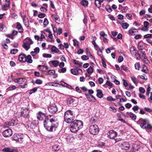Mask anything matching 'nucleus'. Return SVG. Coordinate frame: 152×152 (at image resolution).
I'll use <instances>...</instances> for the list:
<instances>
[{"mask_svg":"<svg viewBox=\"0 0 152 152\" xmlns=\"http://www.w3.org/2000/svg\"><path fill=\"white\" fill-rule=\"evenodd\" d=\"M37 118L39 120L44 119V126L45 127L49 132H53L56 130L58 126L57 120L55 118H49L48 116H46L45 113L39 111L37 114Z\"/></svg>","mask_w":152,"mask_h":152,"instance_id":"obj_1","label":"nucleus"},{"mask_svg":"<svg viewBox=\"0 0 152 152\" xmlns=\"http://www.w3.org/2000/svg\"><path fill=\"white\" fill-rule=\"evenodd\" d=\"M83 125V123L81 121L75 120L71 123L70 131L73 133H75L81 128Z\"/></svg>","mask_w":152,"mask_h":152,"instance_id":"obj_2","label":"nucleus"},{"mask_svg":"<svg viewBox=\"0 0 152 152\" xmlns=\"http://www.w3.org/2000/svg\"><path fill=\"white\" fill-rule=\"evenodd\" d=\"M83 125V123L81 121L75 120L71 123L70 131L73 133H75L81 128Z\"/></svg>","mask_w":152,"mask_h":152,"instance_id":"obj_3","label":"nucleus"},{"mask_svg":"<svg viewBox=\"0 0 152 152\" xmlns=\"http://www.w3.org/2000/svg\"><path fill=\"white\" fill-rule=\"evenodd\" d=\"M75 118V116L72 112L70 110L66 111L65 113L64 120L68 123H71Z\"/></svg>","mask_w":152,"mask_h":152,"instance_id":"obj_4","label":"nucleus"},{"mask_svg":"<svg viewBox=\"0 0 152 152\" xmlns=\"http://www.w3.org/2000/svg\"><path fill=\"white\" fill-rule=\"evenodd\" d=\"M90 133L93 135L98 134L99 132V129L96 125H93L91 126L89 128Z\"/></svg>","mask_w":152,"mask_h":152,"instance_id":"obj_5","label":"nucleus"},{"mask_svg":"<svg viewBox=\"0 0 152 152\" xmlns=\"http://www.w3.org/2000/svg\"><path fill=\"white\" fill-rule=\"evenodd\" d=\"M33 43V42L29 38H27L25 39V42H24L23 46L27 50L30 48V45Z\"/></svg>","mask_w":152,"mask_h":152,"instance_id":"obj_6","label":"nucleus"},{"mask_svg":"<svg viewBox=\"0 0 152 152\" xmlns=\"http://www.w3.org/2000/svg\"><path fill=\"white\" fill-rule=\"evenodd\" d=\"M120 146L121 149L124 151H127L130 148V145L129 143L126 142H123Z\"/></svg>","mask_w":152,"mask_h":152,"instance_id":"obj_7","label":"nucleus"},{"mask_svg":"<svg viewBox=\"0 0 152 152\" xmlns=\"http://www.w3.org/2000/svg\"><path fill=\"white\" fill-rule=\"evenodd\" d=\"M29 110L28 108L22 109L20 112V115L23 117L28 118L29 116Z\"/></svg>","mask_w":152,"mask_h":152,"instance_id":"obj_8","label":"nucleus"},{"mask_svg":"<svg viewBox=\"0 0 152 152\" xmlns=\"http://www.w3.org/2000/svg\"><path fill=\"white\" fill-rule=\"evenodd\" d=\"M107 135L108 137L110 139H113L117 136L118 134L115 131L111 130L107 133Z\"/></svg>","mask_w":152,"mask_h":152,"instance_id":"obj_9","label":"nucleus"},{"mask_svg":"<svg viewBox=\"0 0 152 152\" xmlns=\"http://www.w3.org/2000/svg\"><path fill=\"white\" fill-rule=\"evenodd\" d=\"M12 134V131L11 129H8L2 132L3 135L5 137H9L11 136Z\"/></svg>","mask_w":152,"mask_h":152,"instance_id":"obj_10","label":"nucleus"},{"mask_svg":"<svg viewBox=\"0 0 152 152\" xmlns=\"http://www.w3.org/2000/svg\"><path fill=\"white\" fill-rule=\"evenodd\" d=\"M48 110L50 113L52 114L55 113L58 111L57 108L55 104L49 106L48 107Z\"/></svg>","mask_w":152,"mask_h":152,"instance_id":"obj_11","label":"nucleus"},{"mask_svg":"<svg viewBox=\"0 0 152 152\" xmlns=\"http://www.w3.org/2000/svg\"><path fill=\"white\" fill-rule=\"evenodd\" d=\"M14 81L19 84H22L24 83H26L27 80L25 78H19L18 79H15L14 80Z\"/></svg>","mask_w":152,"mask_h":152,"instance_id":"obj_12","label":"nucleus"},{"mask_svg":"<svg viewBox=\"0 0 152 152\" xmlns=\"http://www.w3.org/2000/svg\"><path fill=\"white\" fill-rule=\"evenodd\" d=\"M140 121L142 122L140 123V126L143 129H145L146 128V124L147 120L146 119H140Z\"/></svg>","mask_w":152,"mask_h":152,"instance_id":"obj_13","label":"nucleus"},{"mask_svg":"<svg viewBox=\"0 0 152 152\" xmlns=\"http://www.w3.org/2000/svg\"><path fill=\"white\" fill-rule=\"evenodd\" d=\"M26 55L24 54H21L19 55L18 60L20 61L26 62Z\"/></svg>","mask_w":152,"mask_h":152,"instance_id":"obj_14","label":"nucleus"},{"mask_svg":"<svg viewBox=\"0 0 152 152\" xmlns=\"http://www.w3.org/2000/svg\"><path fill=\"white\" fill-rule=\"evenodd\" d=\"M145 52L143 51L142 49H140L139 50V53H138L137 55H138L140 58L142 59L146 56Z\"/></svg>","mask_w":152,"mask_h":152,"instance_id":"obj_15","label":"nucleus"},{"mask_svg":"<svg viewBox=\"0 0 152 152\" xmlns=\"http://www.w3.org/2000/svg\"><path fill=\"white\" fill-rule=\"evenodd\" d=\"M96 91L97 92L96 94L97 97L99 98H101L103 97L104 95L101 90L98 89L96 90Z\"/></svg>","mask_w":152,"mask_h":152,"instance_id":"obj_16","label":"nucleus"},{"mask_svg":"<svg viewBox=\"0 0 152 152\" xmlns=\"http://www.w3.org/2000/svg\"><path fill=\"white\" fill-rule=\"evenodd\" d=\"M39 69L40 70L45 72L48 70V67L44 65H39Z\"/></svg>","mask_w":152,"mask_h":152,"instance_id":"obj_17","label":"nucleus"},{"mask_svg":"<svg viewBox=\"0 0 152 152\" xmlns=\"http://www.w3.org/2000/svg\"><path fill=\"white\" fill-rule=\"evenodd\" d=\"M16 24V27L19 30V32L20 33H22L23 32V29L20 23L19 22H17Z\"/></svg>","mask_w":152,"mask_h":152,"instance_id":"obj_18","label":"nucleus"},{"mask_svg":"<svg viewBox=\"0 0 152 152\" xmlns=\"http://www.w3.org/2000/svg\"><path fill=\"white\" fill-rule=\"evenodd\" d=\"M10 6V2L7 3L4 5L2 7V9L4 10H7L9 8Z\"/></svg>","mask_w":152,"mask_h":152,"instance_id":"obj_19","label":"nucleus"},{"mask_svg":"<svg viewBox=\"0 0 152 152\" xmlns=\"http://www.w3.org/2000/svg\"><path fill=\"white\" fill-rule=\"evenodd\" d=\"M80 71L82 72V71L80 69H71V73L74 75H77L78 73V71Z\"/></svg>","mask_w":152,"mask_h":152,"instance_id":"obj_20","label":"nucleus"},{"mask_svg":"<svg viewBox=\"0 0 152 152\" xmlns=\"http://www.w3.org/2000/svg\"><path fill=\"white\" fill-rule=\"evenodd\" d=\"M138 32L137 29L132 28L129 31V34L131 35H133L135 33H137Z\"/></svg>","mask_w":152,"mask_h":152,"instance_id":"obj_21","label":"nucleus"},{"mask_svg":"<svg viewBox=\"0 0 152 152\" xmlns=\"http://www.w3.org/2000/svg\"><path fill=\"white\" fill-rule=\"evenodd\" d=\"M53 151L54 152L58 151L60 149V148L58 145H54L52 147Z\"/></svg>","mask_w":152,"mask_h":152,"instance_id":"obj_22","label":"nucleus"},{"mask_svg":"<svg viewBox=\"0 0 152 152\" xmlns=\"http://www.w3.org/2000/svg\"><path fill=\"white\" fill-rule=\"evenodd\" d=\"M26 61L27 63H31L33 62V60L31 59V57L30 55H28L26 56Z\"/></svg>","mask_w":152,"mask_h":152,"instance_id":"obj_23","label":"nucleus"},{"mask_svg":"<svg viewBox=\"0 0 152 152\" xmlns=\"http://www.w3.org/2000/svg\"><path fill=\"white\" fill-rule=\"evenodd\" d=\"M3 151L5 152H16L15 150L8 148H4Z\"/></svg>","mask_w":152,"mask_h":152,"instance_id":"obj_24","label":"nucleus"},{"mask_svg":"<svg viewBox=\"0 0 152 152\" xmlns=\"http://www.w3.org/2000/svg\"><path fill=\"white\" fill-rule=\"evenodd\" d=\"M51 51L52 52L57 53L59 51V50L56 47L53 46L51 48Z\"/></svg>","mask_w":152,"mask_h":152,"instance_id":"obj_25","label":"nucleus"},{"mask_svg":"<svg viewBox=\"0 0 152 152\" xmlns=\"http://www.w3.org/2000/svg\"><path fill=\"white\" fill-rule=\"evenodd\" d=\"M94 4L98 8H99L101 7V4L99 0H95Z\"/></svg>","mask_w":152,"mask_h":152,"instance_id":"obj_26","label":"nucleus"},{"mask_svg":"<svg viewBox=\"0 0 152 152\" xmlns=\"http://www.w3.org/2000/svg\"><path fill=\"white\" fill-rule=\"evenodd\" d=\"M52 17L54 18L56 22L58 24H59L60 19L58 17H56L55 16V15H51Z\"/></svg>","mask_w":152,"mask_h":152,"instance_id":"obj_27","label":"nucleus"},{"mask_svg":"<svg viewBox=\"0 0 152 152\" xmlns=\"http://www.w3.org/2000/svg\"><path fill=\"white\" fill-rule=\"evenodd\" d=\"M129 117L131 118L133 120H135L136 119L137 116L136 115L130 112V114L129 115Z\"/></svg>","mask_w":152,"mask_h":152,"instance_id":"obj_28","label":"nucleus"},{"mask_svg":"<svg viewBox=\"0 0 152 152\" xmlns=\"http://www.w3.org/2000/svg\"><path fill=\"white\" fill-rule=\"evenodd\" d=\"M56 83L53 82H50L46 83L45 85V86H57V85H56Z\"/></svg>","mask_w":152,"mask_h":152,"instance_id":"obj_29","label":"nucleus"},{"mask_svg":"<svg viewBox=\"0 0 152 152\" xmlns=\"http://www.w3.org/2000/svg\"><path fill=\"white\" fill-rule=\"evenodd\" d=\"M55 73V71L54 70H49L47 72L46 75H52L54 74Z\"/></svg>","mask_w":152,"mask_h":152,"instance_id":"obj_30","label":"nucleus"},{"mask_svg":"<svg viewBox=\"0 0 152 152\" xmlns=\"http://www.w3.org/2000/svg\"><path fill=\"white\" fill-rule=\"evenodd\" d=\"M88 3V2L86 0H83L81 2V5L84 6H87Z\"/></svg>","mask_w":152,"mask_h":152,"instance_id":"obj_31","label":"nucleus"},{"mask_svg":"<svg viewBox=\"0 0 152 152\" xmlns=\"http://www.w3.org/2000/svg\"><path fill=\"white\" fill-rule=\"evenodd\" d=\"M51 62L53 65L55 67L58 65L59 63V61L57 60L52 61H51Z\"/></svg>","mask_w":152,"mask_h":152,"instance_id":"obj_32","label":"nucleus"},{"mask_svg":"<svg viewBox=\"0 0 152 152\" xmlns=\"http://www.w3.org/2000/svg\"><path fill=\"white\" fill-rule=\"evenodd\" d=\"M122 26L124 29H127L129 27V25L126 23H123L122 25Z\"/></svg>","mask_w":152,"mask_h":152,"instance_id":"obj_33","label":"nucleus"},{"mask_svg":"<svg viewBox=\"0 0 152 152\" xmlns=\"http://www.w3.org/2000/svg\"><path fill=\"white\" fill-rule=\"evenodd\" d=\"M87 72L88 74H91L93 72V69L91 66H90L87 69Z\"/></svg>","mask_w":152,"mask_h":152,"instance_id":"obj_34","label":"nucleus"},{"mask_svg":"<svg viewBox=\"0 0 152 152\" xmlns=\"http://www.w3.org/2000/svg\"><path fill=\"white\" fill-rule=\"evenodd\" d=\"M142 72L147 73L148 72V70L147 69V67L145 65H143V68L142 70Z\"/></svg>","mask_w":152,"mask_h":152,"instance_id":"obj_35","label":"nucleus"},{"mask_svg":"<svg viewBox=\"0 0 152 152\" xmlns=\"http://www.w3.org/2000/svg\"><path fill=\"white\" fill-rule=\"evenodd\" d=\"M74 101V99L72 98H69L67 100V103L68 104H70L73 103Z\"/></svg>","mask_w":152,"mask_h":152,"instance_id":"obj_36","label":"nucleus"},{"mask_svg":"<svg viewBox=\"0 0 152 152\" xmlns=\"http://www.w3.org/2000/svg\"><path fill=\"white\" fill-rule=\"evenodd\" d=\"M49 23V22L48 19L46 18H45L44 19V20L43 22V25L44 27H45L47 26Z\"/></svg>","mask_w":152,"mask_h":152,"instance_id":"obj_37","label":"nucleus"},{"mask_svg":"<svg viewBox=\"0 0 152 152\" xmlns=\"http://www.w3.org/2000/svg\"><path fill=\"white\" fill-rule=\"evenodd\" d=\"M131 79L133 83L136 85H137L138 84V82L136 78L134 77H131Z\"/></svg>","mask_w":152,"mask_h":152,"instance_id":"obj_38","label":"nucleus"},{"mask_svg":"<svg viewBox=\"0 0 152 152\" xmlns=\"http://www.w3.org/2000/svg\"><path fill=\"white\" fill-rule=\"evenodd\" d=\"M18 50L17 49H13L10 51L11 54H15L18 52Z\"/></svg>","mask_w":152,"mask_h":152,"instance_id":"obj_39","label":"nucleus"},{"mask_svg":"<svg viewBox=\"0 0 152 152\" xmlns=\"http://www.w3.org/2000/svg\"><path fill=\"white\" fill-rule=\"evenodd\" d=\"M21 17L23 18V22L26 25L28 23V21H27L26 19L25 18L26 17V15L22 16L21 15Z\"/></svg>","mask_w":152,"mask_h":152,"instance_id":"obj_40","label":"nucleus"},{"mask_svg":"<svg viewBox=\"0 0 152 152\" xmlns=\"http://www.w3.org/2000/svg\"><path fill=\"white\" fill-rule=\"evenodd\" d=\"M37 88H34L30 90L29 94H32L33 93H34L37 91Z\"/></svg>","mask_w":152,"mask_h":152,"instance_id":"obj_41","label":"nucleus"},{"mask_svg":"<svg viewBox=\"0 0 152 152\" xmlns=\"http://www.w3.org/2000/svg\"><path fill=\"white\" fill-rule=\"evenodd\" d=\"M6 27L3 24H0V30L1 31H3L4 30L5 31L4 29Z\"/></svg>","mask_w":152,"mask_h":152,"instance_id":"obj_42","label":"nucleus"},{"mask_svg":"<svg viewBox=\"0 0 152 152\" xmlns=\"http://www.w3.org/2000/svg\"><path fill=\"white\" fill-rule=\"evenodd\" d=\"M35 83L38 84H41L42 83V81L41 80L38 79L35 81Z\"/></svg>","mask_w":152,"mask_h":152,"instance_id":"obj_43","label":"nucleus"},{"mask_svg":"<svg viewBox=\"0 0 152 152\" xmlns=\"http://www.w3.org/2000/svg\"><path fill=\"white\" fill-rule=\"evenodd\" d=\"M139 91L140 93L142 94L144 93L145 92V89L142 87H140L139 88Z\"/></svg>","mask_w":152,"mask_h":152,"instance_id":"obj_44","label":"nucleus"},{"mask_svg":"<svg viewBox=\"0 0 152 152\" xmlns=\"http://www.w3.org/2000/svg\"><path fill=\"white\" fill-rule=\"evenodd\" d=\"M66 71V68H63L60 70H58V72L60 73H64Z\"/></svg>","mask_w":152,"mask_h":152,"instance_id":"obj_45","label":"nucleus"},{"mask_svg":"<svg viewBox=\"0 0 152 152\" xmlns=\"http://www.w3.org/2000/svg\"><path fill=\"white\" fill-rule=\"evenodd\" d=\"M100 34L101 36L103 37L104 38L106 37L107 36L103 31H101L100 33Z\"/></svg>","mask_w":152,"mask_h":152,"instance_id":"obj_46","label":"nucleus"},{"mask_svg":"<svg viewBox=\"0 0 152 152\" xmlns=\"http://www.w3.org/2000/svg\"><path fill=\"white\" fill-rule=\"evenodd\" d=\"M16 88V87L15 86H10L8 88V91H12L15 90V89Z\"/></svg>","mask_w":152,"mask_h":152,"instance_id":"obj_47","label":"nucleus"},{"mask_svg":"<svg viewBox=\"0 0 152 152\" xmlns=\"http://www.w3.org/2000/svg\"><path fill=\"white\" fill-rule=\"evenodd\" d=\"M81 58L83 60H86L88 59L89 58L87 56L83 55L81 56Z\"/></svg>","mask_w":152,"mask_h":152,"instance_id":"obj_48","label":"nucleus"},{"mask_svg":"<svg viewBox=\"0 0 152 152\" xmlns=\"http://www.w3.org/2000/svg\"><path fill=\"white\" fill-rule=\"evenodd\" d=\"M124 60L123 57L121 56H119L118 57V61L119 63H121Z\"/></svg>","mask_w":152,"mask_h":152,"instance_id":"obj_49","label":"nucleus"},{"mask_svg":"<svg viewBox=\"0 0 152 152\" xmlns=\"http://www.w3.org/2000/svg\"><path fill=\"white\" fill-rule=\"evenodd\" d=\"M152 35L151 34H148L146 35H145L144 36V38H151Z\"/></svg>","mask_w":152,"mask_h":152,"instance_id":"obj_50","label":"nucleus"},{"mask_svg":"<svg viewBox=\"0 0 152 152\" xmlns=\"http://www.w3.org/2000/svg\"><path fill=\"white\" fill-rule=\"evenodd\" d=\"M63 83H64V86H66L67 88H69L71 89H72L73 88L72 87V86H71L68 85V84L66 83H65L64 82H63Z\"/></svg>","mask_w":152,"mask_h":152,"instance_id":"obj_51","label":"nucleus"},{"mask_svg":"<svg viewBox=\"0 0 152 152\" xmlns=\"http://www.w3.org/2000/svg\"><path fill=\"white\" fill-rule=\"evenodd\" d=\"M140 67V65L139 63H136L135 64V68L136 69L139 70Z\"/></svg>","mask_w":152,"mask_h":152,"instance_id":"obj_52","label":"nucleus"},{"mask_svg":"<svg viewBox=\"0 0 152 152\" xmlns=\"http://www.w3.org/2000/svg\"><path fill=\"white\" fill-rule=\"evenodd\" d=\"M45 16V14L43 13H41L38 15V17L40 18H42Z\"/></svg>","mask_w":152,"mask_h":152,"instance_id":"obj_53","label":"nucleus"},{"mask_svg":"<svg viewBox=\"0 0 152 152\" xmlns=\"http://www.w3.org/2000/svg\"><path fill=\"white\" fill-rule=\"evenodd\" d=\"M139 109V107L137 106H134L133 107L132 109L133 110V111L135 112L136 111L138 110Z\"/></svg>","mask_w":152,"mask_h":152,"instance_id":"obj_54","label":"nucleus"},{"mask_svg":"<svg viewBox=\"0 0 152 152\" xmlns=\"http://www.w3.org/2000/svg\"><path fill=\"white\" fill-rule=\"evenodd\" d=\"M141 59L145 63L147 64L148 62V60L147 58H146V56L145 58H143Z\"/></svg>","mask_w":152,"mask_h":152,"instance_id":"obj_55","label":"nucleus"},{"mask_svg":"<svg viewBox=\"0 0 152 152\" xmlns=\"http://www.w3.org/2000/svg\"><path fill=\"white\" fill-rule=\"evenodd\" d=\"M24 84L23 85H20L19 86L20 88H26L27 87V84L26 83H24Z\"/></svg>","mask_w":152,"mask_h":152,"instance_id":"obj_56","label":"nucleus"},{"mask_svg":"<svg viewBox=\"0 0 152 152\" xmlns=\"http://www.w3.org/2000/svg\"><path fill=\"white\" fill-rule=\"evenodd\" d=\"M123 85L125 87H126V86H128V84L127 83V82L126 81V80H125L124 79H123Z\"/></svg>","mask_w":152,"mask_h":152,"instance_id":"obj_57","label":"nucleus"},{"mask_svg":"<svg viewBox=\"0 0 152 152\" xmlns=\"http://www.w3.org/2000/svg\"><path fill=\"white\" fill-rule=\"evenodd\" d=\"M141 30L142 31H146L148 30V28L145 27L144 26V27H142L141 28Z\"/></svg>","mask_w":152,"mask_h":152,"instance_id":"obj_58","label":"nucleus"},{"mask_svg":"<svg viewBox=\"0 0 152 152\" xmlns=\"http://www.w3.org/2000/svg\"><path fill=\"white\" fill-rule=\"evenodd\" d=\"M18 134H14L13 136V140L16 141L18 140L17 139H18Z\"/></svg>","mask_w":152,"mask_h":152,"instance_id":"obj_59","label":"nucleus"},{"mask_svg":"<svg viewBox=\"0 0 152 152\" xmlns=\"http://www.w3.org/2000/svg\"><path fill=\"white\" fill-rule=\"evenodd\" d=\"M6 36L9 38H10L12 39H14V37L11 34H6Z\"/></svg>","mask_w":152,"mask_h":152,"instance_id":"obj_60","label":"nucleus"},{"mask_svg":"<svg viewBox=\"0 0 152 152\" xmlns=\"http://www.w3.org/2000/svg\"><path fill=\"white\" fill-rule=\"evenodd\" d=\"M125 106L128 109L132 107V105L130 104L129 103L126 104Z\"/></svg>","mask_w":152,"mask_h":152,"instance_id":"obj_61","label":"nucleus"},{"mask_svg":"<svg viewBox=\"0 0 152 152\" xmlns=\"http://www.w3.org/2000/svg\"><path fill=\"white\" fill-rule=\"evenodd\" d=\"M62 29L61 28H59L57 31V34L59 35H60L62 33Z\"/></svg>","mask_w":152,"mask_h":152,"instance_id":"obj_62","label":"nucleus"},{"mask_svg":"<svg viewBox=\"0 0 152 152\" xmlns=\"http://www.w3.org/2000/svg\"><path fill=\"white\" fill-rule=\"evenodd\" d=\"M131 54L135 56H136L137 55V51L135 50L133 52H132L131 53Z\"/></svg>","mask_w":152,"mask_h":152,"instance_id":"obj_63","label":"nucleus"},{"mask_svg":"<svg viewBox=\"0 0 152 152\" xmlns=\"http://www.w3.org/2000/svg\"><path fill=\"white\" fill-rule=\"evenodd\" d=\"M149 23L148 21H145L144 22V26L145 27L148 28V26L149 25Z\"/></svg>","mask_w":152,"mask_h":152,"instance_id":"obj_64","label":"nucleus"}]
</instances>
